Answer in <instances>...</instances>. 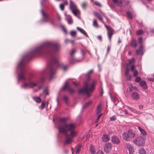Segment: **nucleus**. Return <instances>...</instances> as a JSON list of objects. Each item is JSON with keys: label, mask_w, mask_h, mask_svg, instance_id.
Returning a JSON list of instances; mask_svg holds the SVG:
<instances>
[{"label": "nucleus", "mask_w": 154, "mask_h": 154, "mask_svg": "<svg viewBox=\"0 0 154 154\" xmlns=\"http://www.w3.org/2000/svg\"><path fill=\"white\" fill-rule=\"evenodd\" d=\"M94 14L100 20L101 22L104 23L102 16L100 14L97 12H95L94 13Z\"/></svg>", "instance_id": "nucleus-21"}, {"label": "nucleus", "mask_w": 154, "mask_h": 154, "mask_svg": "<svg viewBox=\"0 0 154 154\" xmlns=\"http://www.w3.org/2000/svg\"><path fill=\"white\" fill-rule=\"evenodd\" d=\"M141 79L140 77H137L135 79V81L136 82H140Z\"/></svg>", "instance_id": "nucleus-45"}, {"label": "nucleus", "mask_w": 154, "mask_h": 154, "mask_svg": "<svg viewBox=\"0 0 154 154\" xmlns=\"http://www.w3.org/2000/svg\"><path fill=\"white\" fill-rule=\"evenodd\" d=\"M112 148V145L111 143L108 142L104 146V151L106 153H109L111 151Z\"/></svg>", "instance_id": "nucleus-9"}, {"label": "nucleus", "mask_w": 154, "mask_h": 154, "mask_svg": "<svg viewBox=\"0 0 154 154\" xmlns=\"http://www.w3.org/2000/svg\"><path fill=\"white\" fill-rule=\"evenodd\" d=\"M77 29L81 33L83 34L84 35H85L86 37H88V35L87 34L86 32L84 29L78 27H77Z\"/></svg>", "instance_id": "nucleus-19"}, {"label": "nucleus", "mask_w": 154, "mask_h": 154, "mask_svg": "<svg viewBox=\"0 0 154 154\" xmlns=\"http://www.w3.org/2000/svg\"><path fill=\"white\" fill-rule=\"evenodd\" d=\"M129 70L128 66H127L125 68V75H129Z\"/></svg>", "instance_id": "nucleus-36"}, {"label": "nucleus", "mask_w": 154, "mask_h": 154, "mask_svg": "<svg viewBox=\"0 0 154 154\" xmlns=\"http://www.w3.org/2000/svg\"><path fill=\"white\" fill-rule=\"evenodd\" d=\"M45 3L50 4L48 0H42L40 2V4L42 9L41 12L42 15V19L39 21V23L41 24L44 23L46 22H50L53 25H54V21L53 19H51L48 15L46 14L44 11L43 8L45 7L44 5Z\"/></svg>", "instance_id": "nucleus-3"}, {"label": "nucleus", "mask_w": 154, "mask_h": 154, "mask_svg": "<svg viewBox=\"0 0 154 154\" xmlns=\"http://www.w3.org/2000/svg\"><path fill=\"white\" fill-rule=\"evenodd\" d=\"M66 89H67L69 93L70 94L73 93L75 91L74 89L71 88V87L69 86L67 82H65L64 85L61 88V90L64 91Z\"/></svg>", "instance_id": "nucleus-8"}, {"label": "nucleus", "mask_w": 154, "mask_h": 154, "mask_svg": "<svg viewBox=\"0 0 154 154\" xmlns=\"http://www.w3.org/2000/svg\"><path fill=\"white\" fill-rule=\"evenodd\" d=\"M81 51L82 56H84L85 54L86 50L83 49H81Z\"/></svg>", "instance_id": "nucleus-47"}, {"label": "nucleus", "mask_w": 154, "mask_h": 154, "mask_svg": "<svg viewBox=\"0 0 154 154\" xmlns=\"http://www.w3.org/2000/svg\"><path fill=\"white\" fill-rule=\"evenodd\" d=\"M108 5L110 7H111V8H113L114 7V5L112 4L111 3H109L108 4Z\"/></svg>", "instance_id": "nucleus-64"}, {"label": "nucleus", "mask_w": 154, "mask_h": 154, "mask_svg": "<svg viewBox=\"0 0 154 154\" xmlns=\"http://www.w3.org/2000/svg\"><path fill=\"white\" fill-rule=\"evenodd\" d=\"M70 1V5H69V9L70 10L72 9H76V6L75 3L73 2L71 0H69Z\"/></svg>", "instance_id": "nucleus-14"}, {"label": "nucleus", "mask_w": 154, "mask_h": 154, "mask_svg": "<svg viewBox=\"0 0 154 154\" xmlns=\"http://www.w3.org/2000/svg\"><path fill=\"white\" fill-rule=\"evenodd\" d=\"M131 97L133 100L137 101L139 99L140 95L137 92H134L132 93Z\"/></svg>", "instance_id": "nucleus-11"}, {"label": "nucleus", "mask_w": 154, "mask_h": 154, "mask_svg": "<svg viewBox=\"0 0 154 154\" xmlns=\"http://www.w3.org/2000/svg\"><path fill=\"white\" fill-rule=\"evenodd\" d=\"M144 33L143 31L142 30H140L137 31L136 34L138 35H139L143 34Z\"/></svg>", "instance_id": "nucleus-33"}, {"label": "nucleus", "mask_w": 154, "mask_h": 154, "mask_svg": "<svg viewBox=\"0 0 154 154\" xmlns=\"http://www.w3.org/2000/svg\"><path fill=\"white\" fill-rule=\"evenodd\" d=\"M45 103H46L45 101L42 102V103L41 105V109H42L45 108Z\"/></svg>", "instance_id": "nucleus-39"}, {"label": "nucleus", "mask_w": 154, "mask_h": 154, "mask_svg": "<svg viewBox=\"0 0 154 154\" xmlns=\"http://www.w3.org/2000/svg\"><path fill=\"white\" fill-rule=\"evenodd\" d=\"M102 114H100V115H99L98 116V117H97V120H96V122H97L98 121L99 118L101 116Z\"/></svg>", "instance_id": "nucleus-58"}, {"label": "nucleus", "mask_w": 154, "mask_h": 154, "mask_svg": "<svg viewBox=\"0 0 154 154\" xmlns=\"http://www.w3.org/2000/svg\"><path fill=\"white\" fill-rule=\"evenodd\" d=\"M133 88V86L132 85H130L129 87V89L130 92H131Z\"/></svg>", "instance_id": "nucleus-52"}, {"label": "nucleus", "mask_w": 154, "mask_h": 154, "mask_svg": "<svg viewBox=\"0 0 154 154\" xmlns=\"http://www.w3.org/2000/svg\"><path fill=\"white\" fill-rule=\"evenodd\" d=\"M98 39L100 40V41H101L102 40V37L100 35H99L97 36V37Z\"/></svg>", "instance_id": "nucleus-59"}, {"label": "nucleus", "mask_w": 154, "mask_h": 154, "mask_svg": "<svg viewBox=\"0 0 154 154\" xmlns=\"http://www.w3.org/2000/svg\"><path fill=\"white\" fill-rule=\"evenodd\" d=\"M67 120L66 118H60L58 121L62 124L61 125L59 124L57 125V128L58 130L59 134L57 135V137L59 140H60L61 134V133H66L69 131V130L73 129L75 127V125L72 123L66 124V122Z\"/></svg>", "instance_id": "nucleus-2"}, {"label": "nucleus", "mask_w": 154, "mask_h": 154, "mask_svg": "<svg viewBox=\"0 0 154 154\" xmlns=\"http://www.w3.org/2000/svg\"><path fill=\"white\" fill-rule=\"evenodd\" d=\"M140 85L145 90L147 88L146 83L145 81H142L140 82Z\"/></svg>", "instance_id": "nucleus-16"}, {"label": "nucleus", "mask_w": 154, "mask_h": 154, "mask_svg": "<svg viewBox=\"0 0 154 154\" xmlns=\"http://www.w3.org/2000/svg\"><path fill=\"white\" fill-rule=\"evenodd\" d=\"M138 75V72L137 70L134 71L133 73V75L134 77H136Z\"/></svg>", "instance_id": "nucleus-51"}, {"label": "nucleus", "mask_w": 154, "mask_h": 154, "mask_svg": "<svg viewBox=\"0 0 154 154\" xmlns=\"http://www.w3.org/2000/svg\"><path fill=\"white\" fill-rule=\"evenodd\" d=\"M148 80L150 82H154V79L152 78H149L148 79Z\"/></svg>", "instance_id": "nucleus-55"}, {"label": "nucleus", "mask_w": 154, "mask_h": 154, "mask_svg": "<svg viewBox=\"0 0 154 154\" xmlns=\"http://www.w3.org/2000/svg\"><path fill=\"white\" fill-rule=\"evenodd\" d=\"M43 92L45 93L44 97H45L46 96L48 95L49 94L47 90V88L43 89Z\"/></svg>", "instance_id": "nucleus-32"}, {"label": "nucleus", "mask_w": 154, "mask_h": 154, "mask_svg": "<svg viewBox=\"0 0 154 154\" xmlns=\"http://www.w3.org/2000/svg\"><path fill=\"white\" fill-rule=\"evenodd\" d=\"M33 99L37 103H39L41 101V99L39 97H33Z\"/></svg>", "instance_id": "nucleus-25"}, {"label": "nucleus", "mask_w": 154, "mask_h": 154, "mask_svg": "<svg viewBox=\"0 0 154 154\" xmlns=\"http://www.w3.org/2000/svg\"><path fill=\"white\" fill-rule=\"evenodd\" d=\"M111 140L113 143L116 144H118L120 143V140L119 137L116 135H113L112 137Z\"/></svg>", "instance_id": "nucleus-10"}, {"label": "nucleus", "mask_w": 154, "mask_h": 154, "mask_svg": "<svg viewBox=\"0 0 154 154\" xmlns=\"http://www.w3.org/2000/svg\"><path fill=\"white\" fill-rule=\"evenodd\" d=\"M66 19L68 24H71L72 23V19L71 17L69 15H67L66 16Z\"/></svg>", "instance_id": "nucleus-20"}, {"label": "nucleus", "mask_w": 154, "mask_h": 154, "mask_svg": "<svg viewBox=\"0 0 154 154\" xmlns=\"http://www.w3.org/2000/svg\"><path fill=\"white\" fill-rule=\"evenodd\" d=\"M89 150L91 154H95L96 152V150L94 146L92 145H91L89 148Z\"/></svg>", "instance_id": "nucleus-22"}, {"label": "nucleus", "mask_w": 154, "mask_h": 154, "mask_svg": "<svg viewBox=\"0 0 154 154\" xmlns=\"http://www.w3.org/2000/svg\"><path fill=\"white\" fill-rule=\"evenodd\" d=\"M134 68H135V66H134V65H131V69L132 71H134Z\"/></svg>", "instance_id": "nucleus-57"}, {"label": "nucleus", "mask_w": 154, "mask_h": 154, "mask_svg": "<svg viewBox=\"0 0 154 154\" xmlns=\"http://www.w3.org/2000/svg\"><path fill=\"white\" fill-rule=\"evenodd\" d=\"M92 103V101H89L85 103L84 106L82 107V109L87 107L89 106Z\"/></svg>", "instance_id": "nucleus-26"}, {"label": "nucleus", "mask_w": 154, "mask_h": 154, "mask_svg": "<svg viewBox=\"0 0 154 154\" xmlns=\"http://www.w3.org/2000/svg\"><path fill=\"white\" fill-rule=\"evenodd\" d=\"M126 78L127 79L128 81H130L131 80V75H125Z\"/></svg>", "instance_id": "nucleus-46"}, {"label": "nucleus", "mask_w": 154, "mask_h": 154, "mask_svg": "<svg viewBox=\"0 0 154 154\" xmlns=\"http://www.w3.org/2000/svg\"><path fill=\"white\" fill-rule=\"evenodd\" d=\"M85 85L84 88H82L78 90L79 94H85L87 97H89L91 95L90 93L92 92L94 89L95 82L93 81L91 85L88 86V84L87 82L85 83Z\"/></svg>", "instance_id": "nucleus-4"}, {"label": "nucleus", "mask_w": 154, "mask_h": 154, "mask_svg": "<svg viewBox=\"0 0 154 154\" xmlns=\"http://www.w3.org/2000/svg\"><path fill=\"white\" fill-rule=\"evenodd\" d=\"M94 4L96 5L100 6H101L100 4V3L97 2H96L94 3Z\"/></svg>", "instance_id": "nucleus-60"}, {"label": "nucleus", "mask_w": 154, "mask_h": 154, "mask_svg": "<svg viewBox=\"0 0 154 154\" xmlns=\"http://www.w3.org/2000/svg\"><path fill=\"white\" fill-rule=\"evenodd\" d=\"M93 24L94 26L95 27H98V26L96 20L94 19V20Z\"/></svg>", "instance_id": "nucleus-37"}, {"label": "nucleus", "mask_w": 154, "mask_h": 154, "mask_svg": "<svg viewBox=\"0 0 154 154\" xmlns=\"http://www.w3.org/2000/svg\"><path fill=\"white\" fill-rule=\"evenodd\" d=\"M135 59L134 58H132L130 59L129 60V64H131L134 63L135 62Z\"/></svg>", "instance_id": "nucleus-35"}, {"label": "nucleus", "mask_w": 154, "mask_h": 154, "mask_svg": "<svg viewBox=\"0 0 154 154\" xmlns=\"http://www.w3.org/2000/svg\"><path fill=\"white\" fill-rule=\"evenodd\" d=\"M143 50L142 49H137L136 51V53L137 55H138L140 54V52L142 53V52H143Z\"/></svg>", "instance_id": "nucleus-42"}, {"label": "nucleus", "mask_w": 154, "mask_h": 154, "mask_svg": "<svg viewBox=\"0 0 154 154\" xmlns=\"http://www.w3.org/2000/svg\"><path fill=\"white\" fill-rule=\"evenodd\" d=\"M70 40L66 38L65 40V42L66 44L68 42H69Z\"/></svg>", "instance_id": "nucleus-56"}, {"label": "nucleus", "mask_w": 154, "mask_h": 154, "mask_svg": "<svg viewBox=\"0 0 154 154\" xmlns=\"http://www.w3.org/2000/svg\"><path fill=\"white\" fill-rule=\"evenodd\" d=\"M73 14L75 16H77V14L80 13V11L79 10L76 9H74L72 10Z\"/></svg>", "instance_id": "nucleus-27"}, {"label": "nucleus", "mask_w": 154, "mask_h": 154, "mask_svg": "<svg viewBox=\"0 0 154 154\" xmlns=\"http://www.w3.org/2000/svg\"><path fill=\"white\" fill-rule=\"evenodd\" d=\"M98 68L100 71L101 70V67L100 64H98Z\"/></svg>", "instance_id": "nucleus-62"}, {"label": "nucleus", "mask_w": 154, "mask_h": 154, "mask_svg": "<svg viewBox=\"0 0 154 154\" xmlns=\"http://www.w3.org/2000/svg\"><path fill=\"white\" fill-rule=\"evenodd\" d=\"M82 146L81 144H79L78 145V147L76 150V153H77L80 152L82 148Z\"/></svg>", "instance_id": "nucleus-31"}, {"label": "nucleus", "mask_w": 154, "mask_h": 154, "mask_svg": "<svg viewBox=\"0 0 154 154\" xmlns=\"http://www.w3.org/2000/svg\"><path fill=\"white\" fill-rule=\"evenodd\" d=\"M102 141L103 142H107L109 140V138L108 136L104 134L101 137Z\"/></svg>", "instance_id": "nucleus-17"}, {"label": "nucleus", "mask_w": 154, "mask_h": 154, "mask_svg": "<svg viewBox=\"0 0 154 154\" xmlns=\"http://www.w3.org/2000/svg\"><path fill=\"white\" fill-rule=\"evenodd\" d=\"M116 4H117L118 6H120V5H121L122 4V1L121 0L120 1L118 0V2H117Z\"/></svg>", "instance_id": "nucleus-53"}, {"label": "nucleus", "mask_w": 154, "mask_h": 154, "mask_svg": "<svg viewBox=\"0 0 154 154\" xmlns=\"http://www.w3.org/2000/svg\"><path fill=\"white\" fill-rule=\"evenodd\" d=\"M96 154H104V153L102 150L99 149L98 151Z\"/></svg>", "instance_id": "nucleus-48"}, {"label": "nucleus", "mask_w": 154, "mask_h": 154, "mask_svg": "<svg viewBox=\"0 0 154 154\" xmlns=\"http://www.w3.org/2000/svg\"><path fill=\"white\" fill-rule=\"evenodd\" d=\"M110 96L111 98V100L112 101L114 102H115L116 101V99L114 97H112L111 94H110Z\"/></svg>", "instance_id": "nucleus-44"}, {"label": "nucleus", "mask_w": 154, "mask_h": 154, "mask_svg": "<svg viewBox=\"0 0 154 154\" xmlns=\"http://www.w3.org/2000/svg\"><path fill=\"white\" fill-rule=\"evenodd\" d=\"M63 99L65 101V102L66 103L67 101L68 98V97L66 96H64L63 97Z\"/></svg>", "instance_id": "nucleus-54"}, {"label": "nucleus", "mask_w": 154, "mask_h": 154, "mask_svg": "<svg viewBox=\"0 0 154 154\" xmlns=\"http://www.w3.org/2000/svg\"><path fill=\"white\" fill-rule=\"evenodd\" d=\"M127 108L128 109H129L133 112L137 114H139V112H137L135 109L128 106H127Z\"/></svg>", "instance_id": "nucleus-24"}, {"label": "nucleus", "mask_w": 154, "mask_h": 154, "mask_svg": "<svg viewBox=\"0 0 154 154\" xmlns=\"http://www.w3.org/2000/svg\"><path fill=\"white\" fill-rule=\"evenodd\" d=\"M103 23L104 24L105 27L107 29V30H109H109H111V29H113L110 26H108L105 25L104 24V23Z\"/></svg>", "instance_id": "nucleus-43"}, {"label": "nucleus", "mask_w": 154, "mask_h": 154, "mask_svg": "<svg viewBox=\"0 0 154 154\" xmlns=\"http://www.w3.org/2000/svg\"><path fill=\"white\" fill-rule=\"evenodd\" d=\"M101 107V105H99L97 109V114H99L100 113V108Z\"/></svg>", "instance_id": "nucleus-34"}, {"label": "nucleus", "mask_w": 154, "mask_h": 154, "mask_svg": "<svg viewBox=\"0 0 154 154\" xmlns=\"http://www.w3.org/2000/svg\"><path fill=\"white\" fill-rule=\"evenodd\" d=\"M63 5H64V6L65 5H66L67 4V2L66 0H65L63 2V3L62 4Z\"/></svg>", "instance_id": "nucleus-61"}, {"label": "nucleus", "mask_w": 154, "mask_h": 154, "mask_svg": "<svg viewBox=\"0 0 154 154\" xmlns=\"http://www.w3.org/2000/svg\"><path fill=\"white\" fill-rule=\"evenodd\" d=\"M70 35L72 36H74L76 34V32L74 31H72L70 32Z\"/></svg>", "instance_id": "nucleus-41"}, {"label": "nucleus", "mask_w": 154, "mask_h": 154, "mask_svg": "<svg viewBox=\"0 0 154 154\" xmlns=\"http://www.w3.org/2000/svg\"><path fill=\"white\" fill-rule=\"evenodd\" d=\"M60 48V46L58 44L47 41L23 55L17 66V70L19 72L17 75V80L23 83L20 87L21 89L32 88L37 85V83L32 80V79L34 77L33 74H30L28 77L26 76V70L24 63L25 60L29 61L34 57L42 56L46 53L51 55L49 65L41 71L42 76L38 81V82L39 83L44 82L46 75L49 76L50 81L54 79L57 68H60L64 71H66L69 68L68 66L62 63H60L58 57L55 55L59 51Z\"/></svg>", "instance_id": "nucleus-1"}, {"label": "nucleus", "mask_w": 154, "mask_h": 154, "mask_svg": "<svg viewBox=\"0 0 154 154\" xmlns=\"http://www.w3.org/2000/svg\"><path fill=\"white\" fill-rule=\"evenodd\" d=\"M128 133L124 132L123 133L122 135L123 139L126 141L130 142V137Z\"/></svg>", "instance_id": "nucleus-12"}, {"label": "nucleus", "mask_w": 154, "mask_h": 154, "mask_svg": "<svg viewBox=\"0 0 154 154\" xmlns=\"http://www.w3.org/2000/svg\"><path fill=\"white\" fill-rule=\"evenodd\" d=\"M128 134L129 135L130 140L131 141V139L135 137V133L134 131L129 130L128 131Z\"/></svg>", "instance_id": "nucleus-15"}, {"label": "nucleus", "mask_w": 154, "mask_h": 154, "mask_svg": "<svg viewBox=\"0 0 154 154\" xmlns=\"http://www.w3.org/2000/svg\"><path fill=\"white\" fill-rule=\"evenodd\" d=\"M143 105H142V104H141V105H139V108L140 109H141L143 108Z\"/></svg>", "instance_id": "nucleus-63"}, {"label": "nucleus", "mask_w": 154, "mask_h": 154, "mask_svg": "<svg viewBox=\"0 0 154 154\" xmlns=\"http://www.w3.org/2000/svg\"><path fill=\"white\" fill-rule=\"evenodd\" d=\"M131 46L134 48H135L137 46V43L136 40L133 39H132L131 43Z\"/></svg>", "instance_id": "nucleus-23"}, {"label": "nucleus", "mask_w": 154, "mask_h": 154, "mask_svg": "<svg viewBox=\"0 0 154 154\" xmlns=\"http://www.w3.org/2000/svg\"><path fill=\"white\" fill-rule=\"evenodd\" d=\"M116 119V116L115 115L113 116L112 117L110 118V120L111 121H113L115 120Z\"/></svg>", "instance_id": "nucleus-40"}, {"label": "nucleus", "mask_w": 154, "mask_h": 154, "mask_svg": "<svg viewBox=\"0 0 154 154\" xmlns=\"http://www.w3.org/2000/svg\"><path fill=\"white\" fill-rule=\"evenodd\" d=\"M143 38L142 37L139 38L138 39V41L140 44H142Z\"/></svg>", "instance_id": "nucleus-49"}, {"label": "nucleus", "mask_w": 154, "mask_h": 154, "mask_svg": "<svg viewBox=\"0 0 154 154\" xmlns=\"http://www.w3.org/2000/svg\"><path fill=\"white\" fill-rule=\"evenodd\" d=\"M127 14L128 17L130 19H132V16L130 12L129 11L127 13Z\"/></svg>", "instance_id": "nucleus-38"}, {"label": "nucleus", "mask_w": 154, "mask_h": 154, "mask_svg": "<svg viewBox=\"0 0 154 154\" xmlns=\"http://www.w3.org/2000/svg\"><path fill=\"white\" fill-rule=\"evenodd\" d=\"M76 50L75 49H72L70 53V57L69 58V63L71 64H73L77 62V61L75 60L73 56V55L76 52Z\"/></svg>", "instance_id": "nucleus-7"}, {"label": "nucleus", "mask_w": 154, "mask_h": 154, "mask_svg": "<svg viewBox=\"0 0 154 154\" xmlns=\"http://www.w3.org/2000/svg\"><path fill=\"white\" fill-rule=\"evenodd\" d=\"M63 133H65L66 135L65 140L64 143V145L71 144L72 141V138L75 136L77 134L76 132L73 129L69 130L66 132Z\"/></svg>", "instance_id": "nucleus-5"}, {"label": "nucleus", "mask_w": 154, "mask_h": 154, "mask_svg": "<svg viewBox=\"0 0 154 154\" xmlns=\"http://www.w3.org/2000/svg\"><path fill=\"white\" fill-rule=\"evenodd\" d=\"M138 128L142 134L143 135H145L146 134V133L145 131L143 129H142L141 127H138Z\"/></svg>", "instance_id": "nucleus-30"}, {"label": "nucleus", "mask_w": 154, "mask_h": 154, "mask_svg": "<svg viewBox=\"0 0 154 154\" xmlns=\"http://www.w3.org/2000/svg\"><path fill=\"white\" fill-rule=\"evenodd\" d=\"M133 142L135 145L138 146H143L145 143V139L141 137L136 138L133 140Z\"/></svg>", "instance_id": "nucleus-6"}, {"label": "nucleus", "mask_w": 154, "mask_h": 154, "mask_svg": "<svg viewBox=\"0 0 154 154\" xmlns=\"http://www.w3.org/2000/svg\"><path fill=\"white\" fill-rule=\"evenodd\" d=\"M64 6V5H63L62 4H60V9L62 11L63 10Z\"/></svg>", "instance_id": "nucleus-50"}, {"label": "nucleus", "mask_w": 154, "mask_h": 154, "mask_svg": "<svg viewBox=\"0 0 154 154\" xmlns=\"http://www.w3.org/2000/svg\"><path fill=\"white\" fill-rule=\"evenodd\" d=\"M139 154H146V150L144 148H141L139 150Z\"/></svg>", "instance_id": "nucleus-28"}, {"label": "nucleus", "mask_w": 154, "mask_h": 154, "mask_svg": "<svg viewBox=\"0 0 154 154\" xmlns=\"http://www.w3.org/2000/svg\"><path fill=\"white\" fill-rule=\"evenodd\" d=\"M81 6L82 9L85 10L87 6V4L86 2H83L81 4Z\"/></svg>", "instance_id": "nucleus-29"}, {"label": "nucleus", "mask_w": 154, "mask_h": 154, "mask_svg": "<svg viewBox=\"0 0 154 154\" xmlns=\"http://www.w3.org/2000/svg\"><path fill=\"white\" fill-rule=\"evenodd\" d=\"M114 30L113 29H111V30H109L108 32V38L110 41H111L112 37L114 34Z\"/></svg>", "instance_id": "nucleus-18"}, {"label": "nucleus", "mask_w": 154, "mask_h": 154, "mask_svg": "<svg viewBox=\"0 0 154 154\" xmlns=\"http://www.w3.org/2000/svg\"><path fill=\"white\" fill-rule=\"evenodd\" d=\"M126 147L129 151V154H132L134 151V149L130 143L127 144Z\"/></svg>", "instance_id": "nucleus-13"}]
</instances>
